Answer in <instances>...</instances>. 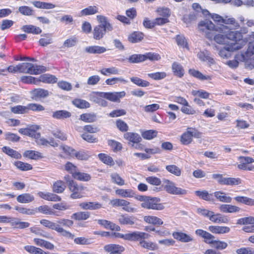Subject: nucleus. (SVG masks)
<instances>
[{
  "label": "nucleus",
  "instance_id": "nucleus-4",
  "mask_svg": "<svg viewBox=\"0 0 254 254\" xmlns=\"http://www.w3.org/2000/svg\"><path fill=\"white\" fill-rule=\"evenodd\" d=\"M197 212L206 217L215 223H226L228 222L227 218L220 213H215L213 211L204 208H199Z\"/></svg>",
  "mask_w": 254,
  "mask_h": 254
},
{
  "label": "nucleus",
  "instance_id": "nucleus-40",
  "mask_svg": "<svg viewBox=\"0 0 254 254\" xmlns=\"http://www.w3.org/2000/svg\"><path fill=\"white\" fill-rule=\"evenodd\" d=\"M172 69L174 74L178 77H182L184 74V68L177 62H174L172 64Z\"/></svg>",
  "mask_w": 254,
  "mask_h": 254
},
{
  "label": "nucleus",
  "instance_id": "nucleus-10",
  "mask_svg": "<svg viewBox=\"0 0 254 254\" xmlns=\"http://www.w3.org/2000/svg\"><path fill=\"white\" fill-rule=\"evenodd\" d=\"M110 203L114 207H122V209L127 212H135L137 211L136 208L132 207L130 203L123 199L115 198L110 200Z\"/></svg>",
  "mask_w": 254,
  "mask_h": 254
},
{
  "label": "nucleus",
  "instance_id": "nucleus-17",
  "mask_svg": "<svg viewBox=\"0 0 254 254\" xmlns=\"http://www.w3.org/2000/svg\"><path fill=\"white\" fill-rule=\"evenodd\" d=\"M208 230L212 233L219 235L227 234L230 231V228L229 227L218 225L209 226Z\"/></svg>",
  "mask_w": 254,
  "mask_h": 254
},
{
  "label": "nucleus",
  "instance_id": "nucleus-64",
  "mask_svg": "<svg viewBox=\"0 0 254 254\" xmlns=\"http://www.w3.org/2000/svg\"><path fill=\"white\" fill-rule=\"evenodd\" d=\"M42 36H43V38L40 39L39 41V44L41 46H45L52 43V39L51 34H45L42 35Z\"/></svg>",
  "mask_w": 254,
  "mask_h": 254
},
{
  "label": "nucleus",
  "instance_id": "nucleus-48",
  "mask_svg": "<svg viewBox=\"0 0 254 254\" xmlns=\"http://www.w3.org/2000/svg\"><path fill=\"white\" fill-rule=\"evenodd\" d=\"M144 37L143 34L141 32H134L130 34L128 37V41L132 43L141 41Z\"/></svg>",
  "mask_w": 254,
  "mask_h": 254
},
{
  "label": "nucleus",
  "instance_id": "nucleus-24",
  "mask_svg": "<svg viewBox=\"0 0 254 254\" xmlns=\"http://www.w3.org/2000/svg\"><path fill=\"white\" fill-rule=\"evenodd\" d=\"M143 219L145 223L149 224L160 226L164 223L161 219L153 215H146L143 217Z\"/></svg>",
  "mask_w": 254,
  "mask_h": 254
},
{
  "label": "nucleus",
  "instance_id": "nucleus-57",
  "mask_svg": "<svg viewBox=\"0 0 254 254\" xmlns=\"http://www.w3.org/2000/svg\"><path fill=\"white\" fill-rule=\"evenodd\" d=\"M14 165L17 168L21 171H28L32 169L31 165L19 161L15 162Z\"/></svg>",
  "mask_w": 254,
  "mask_h": 254
},
{
  "label": "nucleus",
  "instance_id": "nucleus-37",
  "mask_svg": "<svg viewBox=\"0 0 254 254\" xmlns=\"http://www.w3.org/2000/svg\"><path fill=\"white\" fill-rule=\"evenodd\" d=\"M85 51L89 54H100L105 53L107 50L104 47L99 46H91L86 47Z\"/></svg>",
  "mask_w": 254,
  "mask_h": 254
},
{
  "label": "nucleus",
  "instance_id": "nucleus-14",
  "mask_svg": "<svg viewBox=\"0 0 254 254\" xmlns=\"http://www.w3.org/2000/svg\"><path fill=\"white\" fill-rule=\"evenodd\" d=\"M101 97H104L110 101L113 102H120V99L126 96L125 91L121 92H105V93H101Z\"/></svg>",
  "mask_w": 254,
  "mask_h": 254
},
{
  "label": "nucleus",
  "instance_id": "nucleus-54",
  "mask_svg": "<svg viewBox=\"0 0 254 254\" xmlns=\"http://www.w3.org/2000/svg\"><path fill=\"white\" fill-rule=\"evenodd\" d=\"M195 194L200 198L206 201H213L212 194H209L206 190H197Z\"/></svg>",
  "mask_w": 254,
  "mask_h": 254
},
{
  "label": "nucleus",
  "instance_id": "nucleus-45",
  "mask_svg": "<svg viewBox=\"0 0 254 254\" xmlns=\"http://www.w3.org/2000/svg\"><path fill=\"white\" fill-rule=\"evenodd\" d=\"M2 151L7 154V155L10 156L12 158H14L15 159H20L21 158V155L20 153L14 150L9 147L4 146L2 148Z\"/></svg>",
  "mask_w": 254,
  "mask_h": 254
},
{
  "label": "nucleus",
  "instance_id": "nucleus-12",
  "mask_svg": "<svg viewBox=\"0 0 254 254\" xmlns=\"http://www.w3.org/2000/svg\"><path fill=\"white\" fill-rule=\"evenodd\" d=\"M68 188L71 192L70 197L73 199L82 197L83 191L86 189V188L83 187L82 185H78L75 181H70Z\"/></svg>",
  "mask_w": 254,
  "mask_h": 254
},
{
  "label": "nucleus",
  "instance_id": "nucleus-58",
  "mask_svg": "<svg viewBox=\"0 0 254 254\" xmlns=\"http://www.w3.org/2000/svg\"><path fill=\"white\" fill-rule=\"evenodd\" d=\"M65 188V185L64 182L62 181H58L56 182L53 186V190L57 193H62L64 191Z\"/></svg>",
  "mask_w": 254,
  "mask_h": 254
},
{
  "label": "nucleus",
  "instance_id": "nucleus-28",
  "mask_svg": "<svg viewBox=\"0 0 254 254\" xmlns=\"http://www.w3.org/2000/svg\"><path fill=\"white\" fill-rule=\"evenodd\" d=\"M30 94L32 96V98L35 99L45 98L49 95L48 90L41 88L34 89L30 91Z\"/></svg>",
  "mask_w": 254,
  "mask_h": 254
},
{
  "label": "nucleus",
  "instance_id": "nucleus-22",
  "mask_svg": "<svg viewBox=\"0 0 254 254\" xmlns=\"http://www.w3.org/2000/svg\"><path fill=\"white\" fill-rule=\"evenodd\" d=\"M104 249L107 252L110 253H115L117 254H121V253L125 250V248L120 245L116 244H109L105 245Z\"/></svg>",
  "mask_w": 254,
  "mask_h": 254
},
{
  "label": "nucleus",
  "instance_id": "nucleus-1",
  "mask_svg": "<svg viewBox=\"0 0 254 254\" xmlns=\"http://www.w3.org/2000/svg\"><path fill=\"white\" fill-rule=\"evenodd\" d=\"M213 40L216 44L224 46L223 48L215 46L219 56L223 59L230 58L231 52L241 49L246 43L241 32L232 29L225 34H215Z\"/></svg>",
  "mask_w": 254,
  "mask_h": 254
},
{
  "label": "nucleus",
  "instance_id": "nucleus-11",
  "mask_svg": "<svg viewBox=\"0 0 254 254\" xmlns=\"http://www.w3.org/2000/svg\"><path fill=\"white\" fill-rule=\"evenodd\" d=\"M239 163L237 167L240 170L252 171L254 170V166L251 165L254 162V159L249 156H241L238 157Z\"/></svg>",
  "mask_w": 254,
  "mask_h": 254
},
{
  "label": "nucleus",
  "instance_id": "nucleus-31",
  "mask_svg": "<svg viewBox=\"0 0 254 254\" xmlns=\"http://www.w3.org/2000/svg\"><path fill=\"white\" fill-rule=\"evenodd\" d=\"M34 195L29 193H24L18 195L16 197L17 201L21 203H29L34 200Z\"/></svg>",
  "mask_w": 254,
  "mask_h": 254
},
{
  "label": "nucleus",
  "instance_id": "nucleus-42",
  "mask_svg": "<svg viewBox=\"0 0 254 254\" xmlns=\"http://www.w3.org/2000/svg\"><path fill=\"white\" fill-rule=\"evenodd\" d=\"M115 192L116 194L125 198L133 197L134 195V191L131 189H118Z\"/></svg>",
  "mask_w": 254,
  "mask_h": 254
},
{
  "label": "nucleus",
  "instance_id": "nucleus-5",
  "mask_svg": "<svg viewBox=\"0 0 254 254\" xmlns=\"http://www.w3.org/2000/svg\"><path fill=\"white\" fill-rule=\"evenodd\" d=\"M60 149L66 154L72 157H75L79 160L86 161L91 156V153L88 151L84 150L76 151L73 148L66 145L61 146Z\"/></svg>",
  "mask_w": 254,
  "mask_h": 254
},
{
  "label": "nucleus",
  "instance_id": "nucleus-53",
  "mask_svg": "<svg viewBox=\"0 0 254 254\" xmlns=\"http://www.w3.org/2000/svg\"><path fill=\"white\" fill-rule=\"evenodd\" d=\"M99 159L103 162L104 164H106L109 166H113L115 164L113 158L107 154L104 153H100L98 155Z\"/></svg>",
  "mask_w": 254,
  "mask_h": 254
},
{
  "label": "nucleus",
  "instance_id": "nucleus-41",
  "mask_svg": "<svg viewBox=\"0 0 254 254\" xmlns=\"http://www.w3.org/2000/svg\"><path fill=\"white\" fill-rule=\"evenodd\" d=\"M39 83L42 82L46 83L52 84L57 82V78L53 75L43 74L41 75L38 78Z\"/></svg>",
  "mask_w": 254,
  "mask_h": 254
},
{
  "label": "nucleus",
  "instance_id": "nucleus-23",
  "mask_svg": "<svg viewBox=\"0 0 254 254\" xmlns=\"http://www.w3.org/2000/svg\"><path fill=\"white\" fill-rule=\"evenodd\" d=\"M30 65L29 66L27 73L30 74H39L46 71V68L42 65H38L29 63Z\"/></svg>",
  "mask_w": 254,
  "mask_h": 254
},
{
  "label": "nucleus",
  "instance_id": "nucleus-6",
  "mask_svg": "<svg viewBox=\"0 0 254 254\" xmlns=\"http://www.w3.org/2000/svg\"><path fill=\"white\" fill-rule=\"evenodd\" d=\"M40 222L45 227L55 230L57 232L60 233L64 237L71 239H73L74 237L73 234H71L70 232L65 230L56 223L53 222L46 219H42L40 220Z\"/></svg>",
  "mask_w": 254,
  "mask_h": 254
},
{
  "label": "nucleus",
  "instance_id": "nucleus-46",
  "mask_svg": "<svg viewBox=\"0 0 254 254\" xmlns=\"http://www.w3.org/2000/svg\"><path fill=\"white\" fill-rule=\"evenodd\" d=\"M197 56L201 61L207 62L209 65L213 64L215 63L214 59L209 56V54L206 51H201L198 53Z\"/></svg>",
  "mask_w": 254,
  "mask_h": 254
},
{
  "label": "nucleus",
  "instance_id": "nucleus-15",
  "mask_svg": "<svg viewBox=\"0 0 254 254\" xmlns=\"http://www.w3.org/2000/svg\"><path fill=\"white\" fill-rule=\"evenodd\" d=\"M39 129V126L34 125L26 128H20L18 132L22 134L35 138L39 136V133L37 132L36 131Z\"/></svg>",
  "mask_w": 254,
  "mask_h": 254
},
{
  "label": "nucleus",
  "instance_id": "nucleus-47",
  "mask_svg": "<svg viewBox=\"0 0 254 254\" xmlns=\"http://www.w3.org/2000/svg\"><path fill=\"white\" fill-rule=\"evenodd\" d=\"M165 169L169 173L177 177H180L182 175L181 169L175 165L171 164L166 165Z\"/></svg>",
  "mask_w": 254,
  "mask_h": 254
},
{
  "label": "nucleus",
  "instance_id": "nucleus-18",
  "mask_svg": "<svg viewBox=\"0 0 254 254\" xmlns=\"http://www.w3.org/2000/svg\"><path fill=\"white\" fill-rule=\"evenodd\" d=\"M124 138L129 142H131L132 143V146H133L134 144L138 143L142 140V138L139 134L132 132H127L124 133Z\"/></svg>",
  "mask_w": 254,
  "mask_h": 254
},
{
  "label": "nucleus",
  "instance_id": "nucleus-43",
  "mask_svg": "<svg viewBox=\"0 0 254 254\" xmlns=\"http://www.w3.org/2000/svg\"><path fill=\"white\" fill-rule=\"evenodd\" d=\"M73 178L77 180L82 182H88L91 180L90 174L84 172H81L78 170L73 175Z\"/></svg>",
  "mask_w": 254,
  "mask_h": 254
},
{
  "label": "nucleus",
  "instance_id": "nucleus-44",
  "mask_svg": "<svg viewBox=\"0 0 254 254\" xmlns=\"http://www.w3.org/2000/svg\"><path fill=\"white\" fill-rule=\"evenodd\" d=\"M24 250L30 254H48V253L39 248L33 246L27 245L24 247Z\"/></svg>",
  "mask_w": 254,
  "mask_h": 254
},
{
  "label": "nucleus",
  "instance_id": "nucleus-60",
  "mask_svg": "<svg viewBox=\"0 0 254 254\" xmlns=\"http://www.w3.org/2000/svg\"><path fill=\"white\" fill-rule=\"evenodd\" d=\"M157 131L155 130H147L141 132L144 139L151 140L157 136Z\"/></svg>",
  "mask_w": 254,
  "mask_h": 254
},
{
  "label": "nucleus",
  "instance_id": "nucleus-35",
  "mask_svg": "<svg viewBox=\"0 0 254 254\" xmlns=\"http://www.w3.org/2000/svg\"><path fill=\"white\" fill-rule=\"evenodd\" d=\"M21 29L26 33L36 35L40 34L42 31V29L40 27L33 25H23L21 27Z\"/></svg>",
  "mask_w": 254,
  "mask_h": 254
},
{
  "label": "nucleus",
  "instance_id": "nucleus-38",
  "mask_svg": "<svg viewBox=\"0 0 254 254\" xmlns=\"http://www.w3.org/2000/svg\"><path fill=\"white\" fill-rule=\"evenodd\" d=\"M71 116V113L66 110L56 111L52 114V117L57 120H64L70 117Z\"/></svg>",
  "mask_w": 254,
  "mask_h": 254
},
{
  "label": "nucleus",
  "instance_id": "nucleus-33",
  "mask_svg": "<svg viewBox=\"0 0 254 254\" xmlns=\"http://www.w3.org/2000/svg\"><path fill=\"white\" fill-rule=\"evenodd\" d=\"M189 73L190 75L200 80H210L212 78V75H203L201 72L194 69H190L189 70Z\"/></svg>",
  "mask_w": 254,
  "mask_h": 254
},
{
  "label": "nucleus",
  "instance_id": "nucleus-20",
  "mask_svg": "<svg viewBox=\"0 0 254 254\" xmlns=\"http://www.w3.org/2000/svg\"><path fill=\"white\" fill-rule=\"evenodd\" d=\"M219 210L222 213H237L240 211V208L231 204H221L218 207Z\"/></svg>",
  "mask_w": 254,
  "mask_h": 254
},
{
  "label": "nucleus",
  "instance_id": "nucleus-51",
  "mask_svg": "<svg viewBox=\"0 0 254 254\" xmlns=\"http://www.w3.org/2000/svg\"><path fill=\"white\" fill-rule=\"evenodd\" d=\"M191 93L193 96L204 99H208L210 96L209 93L202 89L198 90H193L191 91Z\"/></svg>",
  "mask_w": 254,
  "mask_h": 254
},
{
  "label": "nucleus",
  "instance_id": "nucleus-39",
  "mask_svg": "<svg viewBox=\"0 0 254 254\" xmlns=\"http://www.w3.org/2000/svg\"><path fill=\"white\" fill-rule=\"evenodd\" d=\"M98 223L104 226L106 229H110L112 230L120 231V227L118 225L106 220L99 219Z\"/></svg>",
  "mask_w": 254,
  "mask_h": 254
},
{
  "label": "nucleus",
  "instance_id": "nucleus-19",
  "mask_svg": "<svg viewBox=\"0 0 254 254\" xmlns=\"http://www.w3.org/2000/svg\"><path fill=\"white\" fill-rule=\"evenodd\" d=\"M37 194L40 197L48 201H60L61 200V198L60 196L53 193L39 191Z\"/></svg>",
  "mask_w": 254,
  "mask_h": 254
},
{
  "label": "nucleus",
  "instance_id": "nucleus-21",
  "mask_svg": "<svg viewBox=\"0 0 254 254\" xmlns=\"http://www.w3.org/2000/svg\"><path fill=\"white\" fill-rule=\"evenodd\" d=\"M96 19L100 23L98 26H100L108 30V31H111L113 29L112 24L110 23L106 16L102 15H98L96 16Z\"/></svg>",
  "mask_w": 254,
  "mask_h": 254
},
{
  "label": "nucleus",
  "instance_id": "nucleus-8",
  "mask_svg": "<svg viewBox=\"0 0 254 254\" xmlns=\"http://www.w3.org/2000/svg\"><path fill=\"white\" fill-rule=\"evenodd\" d=\"M193 137L199 138L201 137V133L194 128L188 127L182 134L180 141L184 145H188L192 142Z\"/></svg>",
  "mask_w": 254,
  "mask_h": 254
},
{
  "label": "nucleus",
  "instance_id": "nucleus-49",
  "mask_svg": "<svg viewBox=\"0 0 254 254\" xmlns=\"http://www.w3.org/2000/svg\"><path fill=\"white\" fill-rule=\"evenodd\" d=\"M111 182L117 185L122 186L125 184V180L117 173H113L110 175Z\"/></svg>",
  "mask_w": 254,
  "mask_h": 254
},
{
  "label": "nucleus",
  "instance_id": "nucleus-56",
  "mask_svg": "<svg viewBox=\"0 0 254 254\" xmlns=\"http://www.w3.org/2000/svg\"><path fill=\"white\" fill-rule=\"evenodd\" d=\"M128 61L130 63H138L145 61L144 55L134 54L128 57Z\"/></svg>",
  "mask_w": 254,
  "mask_h": 254
},
{
  "label": "nucleus",
  "instance_id": "nucleus-30",
  "mask_svg": "<svg viewBox=\"0 0 254 254\" xmlns=\"http://www.w3.org/2000/svg\"><path fill=\"white\" fill-rule=\"evenodd\" d=\"M214 195L218 200L224 203H230L232 200L231 196L227 195L226 192L222 191L214 192Z\"/></svg>",
  "mask_w": 254,
  "mask_h": 254
},
{
  "label": "nucleus",
  "instance_id": "nucleus-16",
  "mask_svg": "<svg viewBox=\"0 0 254 254\" xmlns=\"http://www.w3.org/2000/svg\"><path fill=\"white\" fill-rule=\"evenodd\" d=\"M150 235L146 233L135 231L127 234V240L131 241H135L142 239H148Z\"/></svg>",
  "mask_w": 254,
  "mask_h": 254
},
{
  "label": "nucleus",
  "instance_id": "nucleus-25",
  "mask_svg": "<svg viewBox=\"0 0 254 254\" xmlns=\"http://www.w3.org/2000/svg\"><path fill=\"white\" fill-rule=\"evenodd\" d=\"M99 12V8L96 5H90L80 11V16H86L95 14Z\"/></svg>",
  "mask_w": 254,
  "mask_h": 254
},
{
  "label": "nucleus",
  "instance_id": "nucleus-63",
  "mask_svg": "<svg viewBox=\"0 0 254 254\" xmlns=\"http://www.w3.org/2000/svg\"><path fill=\"white\" fill-rule=\"evenodd\" d=\"M242 183V180L239 178H226L224 185L237 186Z\"/></svg>",
  "mask_w": 254,
  "mask_h": 254
},
{
  "label": "nucleus",
  "instance_id": "nucleus-61",
  "mask_svg": "<svg viewBox=\"0 0 254 254\" xmlns=\"http://www.w3.org/2000/svg\"><path fill=\"white\" fill-rule=\"evenodd\" d=\"M73 104L77 107L81 109H86L90 107V104L86 101L76 99L73 101Z\"/></svg>",
  "mask_w": 254,
  "mask_h": 254
},
{
  "label": "nucleus",
  "instance_id": "nucleus-26",
  "mask_svg": "<svg viewBox=\"0 0 254 254\" xmlns=\"http://www.w3.org/2000/svg\"><path fill=\"white\" fill-rule=\"evenodd\" d=\"M118 221L122 225H132L135 223V218L133 216L124 214L119 216Z\"/></svg>",
  "mask_w": 254,
  "mask_h": 254
},
{
  "label": "nucleus",
  "instance_id": "nucleus-34",
  "mask_svg": "<svg viewBox=\"0 0 254 254\" xmlns=\"http://www.w3.org/2000/svg\"><path fill=\"white\" fill-rule=\"evenodd\" d=\"M107 31H108V30L100 26L96 25L94 27L93 31V38L97 40L101 39Z\"/></svg>",
  "mask_w": 254,
  "mask_h": 254
},
{
  "label": "nucleus",
  "instance_id": "nucleus-7",
  "mask_svg": "<svg viewBox=\"0 0 254 254\" xmlns=\"http://www.w3.org/2000/svg\"><path fill=\"white\" fill-rule=\"evenodd\" d=\"M163 183L162 186L168 193L174 195H185L187 193V190L177 187L174 182L168 179H163Z\"/></svg>",
  "mask_w": 254,
  "mask_h": 254
},
{
  "label": "nucleus",
  "instance_id": "nucleus-36",
  "mask_svg": "<svg viewBox=\"0 0 254 254\" xmlns=\"http://www.w3.org/2000/svg\"><path fill=\"white\" fill-rule=\"evenodd\" d=\"M23 156L32 160H38L43 158L42 153L35 150H26L23 153Z\"/></svg>",
  "mask_w": 254,
  "mask_h": 254
},
{
  "label": "nucleus",
  "instance_id": "nucleus-59",
  "mask_svg": "<svg viewBox=\"0 0 254 254\" xmlns=\"http://www.w3.org/2000/svg\"><path fill=\"white\" fill-rule=\"evenodd\" d=\"M19 13L23 15L31 16L34 14V10L28 6H21L18 8Z\"/></svg>",
  "mask_w": 254,
  "mask_h": 254
},
{
  "label": "nucleus",
  "instance_id": "nucleus-29",
  "mask_svg": "<svg viewBox=\"0 0 254 254\" xmlns=\"http://www.w3.org/2000/svg\"><path fill=\"white\" fill-rule=\"evenodd\" d=\"M79 206L85 210H96L101 208L102 205L98 202L94 201L82 202L79 204Z\"/></svg>",
  "mask_w": 254,
  "mask_h": 254
},
{
  "label": "nucleus",
  "instance_id": "nucleus-3",
  "mask_svg": "<svg viewBox=\"0 0 254 254\" xmlns=\"http://www.w3.org/2000/svg\"><path fill=\"white\" fill-rule=\"evenodd\" d=\"M195 233L197 235L203 238L206 243L212 245L217 250H222L228 247V244L225 242L214 240V236L207 231L202 229H197Z\"/></svg>",
  "mask_w": 254,
  "mask_h": 254
},
{
  "label": "nucleus",
  "instance_id": "nucleus-9",
  "mask_svg": "<svg viewBox=\"0 0 254 254\" xmlns=\"http://www.w3.org/2000/svg\"><path fill=\"white\" fill-rule=\"evenodd\" d=\"M160 198L147 196L143 203H141L142 208L147 209L162 210L165 207L163 204L160 203Z\"/></svg>",
  "mask_w": 254,
  "mask_h": 254
},
{
  "label": "nucleus",
  "instance_id": "nucleus-13",
  "mask_svg": "<svg viewBox=\"0 0 254 254\" xmlns=\"http://www.w3.org/2000/svg\"><path fill=\"white\" fill-rule=\"evenodd\" d=\"M202 13L205 15H210L213 21L218 23H222L225 24H235V20L234 18H228L227 17L224 18L217 14H211L207 10L202 11Z\"/></svg>",
  "mask_w": 254,
  "mask_h": 254
},
{
  "label": "nucleus",
  "instance_id": "nucleus-50",
  "mask_svg": "<svg viewBox=\"0 0 254 254\" xmlns=\"http://www.w3.org/2000/svg\"><path fill=\"white\" fill-rule=\"evenodd\" d=\"M90 216V214L88 212H78L73 213L71 217L75 220H85Z\"/></svg>",
  "mask_w": 254,
  "mask_h": 254
},
{
  "label": "nucleus",
  "instance_id": "nucleus-55",
  "mask_svg": "<svg viewBox=\"0 0 254 254\" xmlns=\"http://www.w3.org/2000/svg\"><path fill=\"white\" fill-rule=\"evenodd\" d=\"M12 113L16 114H23L28 113L27 106L17 105L10 107Z\"/></svg>",
  "mask_w": 254,
  "mask_h": 254
},
{
  "label": "nucleus",
  "instance_id": "nucleus-27",
  "mask_svg": "<svg viewBox=\"0 0 254 254\" xmlns=\"http://www.w3.org/2000/svg\"><path fill=\"white\" fill-rule=\"evenodd\" d=\"M101 93H105L104 92H95L93 93L92 100L102 107L108 106V102L103 99L104 97H101Z\"/></svg>",
  "mask_w": 254,
  "mask_h": 254
},
{
  "label": "nucleus",
  "instance_id": "nucleus-62",
  "mask_svg": "<svg viewBox=\"0 0 254 254\" xmlns=\"http://www.w3.org/2000/svg\"><path fill=\"white\" fill-rule=\"evenodd\" d=\"M130 80L135 84L137 85L138 86L141 87H147L150 85V83L148 81L144 80L141 78H139L137 77H132L130 78Z\"/></svg>",
  "mask_w": 254,
  "mask_h": 254
},
{
  "label": "nucleus",
  "instance_id": "nucleus-32",
  "mask_svg": "<svg viewBox=\"0 0 254 254\" xmlns=\"http://www.w3.org/2000/svg\"><path fill=\"white\" fill-rule=\"evenodd\" d=\"M173 236L175 239L184 243H188L193 241L191 236L182 232H174Z\"/></svg>",
  "mask_w": 254,
  "mask_h": 254
},
{
  "label": "nucleus",
  "instance_id": "nucleus-52",
  "mask_svg": "<svg viewBox=\"0 0 254 254\" xmlns=\"http://www.w3.org/2000/svg\"><path fill=\"white\" fill-rule=\"evenodd\" d=\"M234 199L238 203H242L246 205H253L254 204V200L244 196H237Z\"/></svg>",
  "mask_w": 254,
  "mask_h": 254
},
{
  "label": "nucleus",
  "instance_id": "nucleus-2",
  "mask_svg": "<svg viewBox=\"0 0 254 254\" xmlns=\"http://www.w3.org/2000/svg\"><path fill=\"white\" fill-rule=\"evenodd\" d=\"M198 28L199 31L204 32L206 37L208 39H211L212 36L209 31L215 32L214 35L218 34H225L229 32L231 29L227 25L219 24L215 25L211 21L208 19H205L201 21L198 24Z\"/></svg>",
  "mask_w": 254,
  "mask_h": 254
}]
</instances>
